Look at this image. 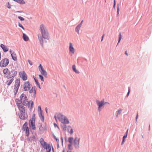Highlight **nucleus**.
Here are the masks:
<instances>
[{"label":"nucleus","instance_id":"obj_1","mask_svg":"<svg viewBox=\"0 0 152 152\" xmlns=\"http://www.w3.org/2000/svg\"><path fill=\"white\" fill-rule=\"evenodd\" d=\"M39 30L41 34H38L37 36L40 44L43 48L44 43L47 42L46 39H49L50 36L48 30L44 25L42 24L40 26Z\"/></svg>","mask_w":152,"mask_h":152},{"label":"nucleus","instance_id":"obj_2","mask_svg":"<svg viewBox=\"0 0 152 152\" xmlns=\"http://www.w3.org/2000/svg\"><path fill=\"white\" fill-rule=\"evenodd\" d=\"M20 101L24 106H27L31 110L33 106L34 102L31 100L28 101L27 97L24 93L22 94L20 96Z\"/></svg>","mask_w":152,"mask_h":152},{"label":"nucleus","instance_id":"obj_3","mask_svg":"<svg viewBox=\"0 0 152 152\" xmlns=\"http://www.w3.org/2000/svg\"><path fill=\"white\" fill-rule=\"evenodd\" d=\"M17 72L16 70L15 67L14 66L11 67L10 68L9 72H8L9 76L8 77V79L14 78L17 75Z\"/></svg>","mask_w":152,"mask_h":152},{"label":"nucleus","instance_id":"obj_4","mask_svg":"<svg viewBox=\"0 0 152 152\" xmlns=\"http://www.w3.org/2000/svg\"><path fill=\"white\" fill-rule=\"evenodd\" d=\"M39 142L41 145L42 146L43 148L47 150V152H50L51 151V148L50 144H47L46 142H45L42 138H41L39 140Z\"/></svg>","mask_w":152,"mask_h":152},{"label":"nucleus","instance_id":"obj_5","mask_svg":"<svg viewBox=\"0 0 152 152\" xmlns=\"http://www.w3.org/2000/svg\"><path fill=\"white\" fill-rule=\"evenodd\" d=\"M97 105L98 106V110L99 112L101 111V110L104 107V99H103L100 101L97 100L96 101Z\"/></svg>","mask_w":152,"mask_h":152},{"label":"nucleus","instance_id":"obj_6","mask_svg":"<svg viewBox=\"0 0 152 152\" xmlns=\"http://www.w3.org/2000/svg\"><path fill=\"white\" fill-rule=\"evenodd\" d=\"M9 60L7 58H4L0 62V66L1 67L6 66L9 64Z\"/></svg>","mask_w":152,"mask_h":152},{"label":"nucleus","instance_id":"obj_7","mask_svg":"<svg viewBox=\"0 0 152 152\" xmlns=\"http://www.w3.org/2000/svg\"><path fill=\"white\" fill-rule=\"evenodd\" d=\"M65 117V116L64 115H63L61 114V113H59L56 116V115H55L54 116V117L55 118L56 121H57V118H58L59 121H61L62 123L63 122V121L64 120V118Z\"/></svg>","mask_w":152,"mask_h":152},{"label":"nucleus","instance_id":"obj_8","mask_svg":"<svg viewBox=\"0 0 152 152\" xmlns=\"http://www.w3.org/2000/svg\"><path fill=\"white\" fill-rule=\"evenodd\" d=\"M22 103H17V106L20 111V113L25 112V107Z\"/></svg>","mask_w":152,"mask_h":152},{"label":"nucleus","instance_id":"obj_9","mask_svg":"<svg viewBox=\"0 0 152 152\" xmlns=\"http://www.w3.org/2000/svg\"><path fill=\"white\" fill-rule=\"evenodd\" d=\"M80 138H78L77 137H76L74 140V145L75 148L78 149L79 148V144L80 143Z\"/></svg>","mask_w":152,"mask_h":152},{"label":"nucleus","instance_id":"obj_10","mask_svg":"<svg viewBox=\"0 0 152 152\" xmlns=\"http://www.w3.org/2000/svg\"><path fill=\"white\" fill-rule=\"evenodd\" d=\"M35 120H30L29 121V126L30 129L31 128L33 130L35 129ZM31 130V129H30Z\"/></svg>","mask_w":152,"mask_h":152},{"label":"nucleus","instance_id":"obj_11","mask_svg":"<svg viewBox=\"0 0 152 152\" xmlns=\"http://www.w3.org/2000/svg\"><path fill=\"white\" fill-rule=\"evenodd\" d=\"M31 88L29 82L27 81L25 82L23 89L25 91H27Z\"/></svg>","mask_w":152,"mask_h":152},{"label":"nucleus","instance_id":"obj_12","mask_svg":"<svg viewBox=\"0 0 152 152\" xmlns=\"http://www.w3.org/2000/svg\"><path fill=\"white\" fill-rule=\"evenodd\" d=\"M19 75L23 80H26L27 79V75L24 71L20 72L19 73Z\"/></svg>","mask_w":152,"mask_h":152},{"label":"nucleus","instance_id":"obj_13","mask_svg":"<svg viewBox=\"0 0 152 152\" xmlns=\"http://www.w3.org/2000/svg\"><path fill=\"white\" fill-rule=\"evenodd\" d=\"M37 139V137L34 135L32 134L31 137H28L27 138V140L28 141H30L31 142H36Z\"/></svg>","mask_w":152,"mask_h":152},{"label":"nucleus","instance_id":"obj_14","mask_svg":"<svg viewBox=\"0 0 152 152\" xmlns=\"http://www.w3.org/2000/svg\"><path fill=\"white\" fill-rule=\"evenodd\" d=\"M19 118L22 120H26L28 117V115L27 113L26 114L25 112L20 113L19 115Z\"/></svg>","mask_w":152,"mask_h":152},{"label":"nucleus","instance_id":"obj_15","mask_svg":"<svg viewBox=\"0 0 152 152\" xmlns=\"http://www.w3.org/2000/svg\"><path fill=\"white\" fill-rule=\"evenodd\" d=\"M20 85V80L18 79L15 81V85L14 86V88L19 89Z\"/></svg>","mask_w":152,"mask_h":152},{"label":"nucleus","instance_id":"obj_16","mask_svg":"<svg viewBox=\"0 0 152 152\" xmlns=\"http://www.w3.org/2000/svg\"><path fill=\"white\" fill-rule=\"evenodd\" d=\"M10 51L12 59L15 61H17V59L15 53L14 51H12L11 49L10 50Z\"/></svg>","mask_w":152,"mask_h":152},{"label":"nucleus","instance_id":"obj_17","mask_svg":"<svg viewBox=\"0 0 152 152\" xmlns=\"http://www.w3.org/2000/svg\"><path fill=\"white\" fill-rule=\"evenodd\" d=\"M69 50L71 52L72 54H74L75 53V49L71 43H69Z\"/></svg>","mask_w":152,"mask_h":152},{"label":"nucleus","instance_id":"obj_18","mask_svg":"<svg viewBox=\"0 0 152 152\" xmlns=\"http://www.w3.org/2000/svg\"><path fill=\"white\" fill-rule=\"evenodd\" d=\"M0 47L3 49L4 52H7L8 51L9 49L3 44H1Z\"/></svg>","mask_w":152,"mask_h":152},{"label":"nucleus","instance_id":"obj_19","mask_svg":"<svg viewBox=\"0 0 152 152\" xmlns=\"http://www.w3.org/2000/svg\"><path fill=\"white\" fill-rule=\"evenodd\" d=\"M39 115L41 121L44 122V116L43 114L42 113V111H40V112H39Z\"/></svg>","mask_w":152,"mask_h":152},{"label":"nucleus","instance_id":"obj_20","mask_svg":"<svg viewBox=\"0 0 152 152\" xmlns=\"http://www.w3.org/2000/svg\"><path fill=\"white\" fill-rule=\"evenodd\" d=\"M28 128H29L28 126V124L27 122L26 121L23 126L22 130L23 131H25V130L28 129Z\"/></svg>","mask_w":152,"mask_h":152},{"label":"nucleus","instance_id":"obj_21","mask_svg":"<svg viewBox=\"0 0 152 152\" xmlns=\"http://www.w3.org/2000/svg\"><path fill=\"white\" fill-rule=\"evenodd\" d=\"M9 69H8V68H5L3 70V73L4 74L7 75V77L8 78V77L9 76L8 75V72H9Z\"/></svg>","mask_w":152,"mask_h":152},{"label":"nucleus","instance_id":"obj_22","mask_svg":"<svg viewBox=\"0 0 152 152\" xmlns=\"http://www.w3.org/2000/svg\"><path fill=\"white\" fill-rule=\"evenodd\" d=\"M23 38L25 41H28L29 39L28 37L25 33L23 34Z\"/></svg>","mask_w":152,"mask_h":152},{"label":"nucleus","instance_id":"obj_23","mask_svg":"<svg viewBox=\"0 0 152 152\" xmlns=\"http://www.w3.org/2000/svg\"><path fill=\"white\" fill-rule=\"evenodd\" d=\"M41 74L43 75L45 77H47V73L43 69L40 71Z\"/></svg>","mask_w":152,"mask_h":152},{"label":"nucleus","instance_id":"obj_24","mask_svg":"<svg viewBox=\"0 0 152 152\" xmlns=\"http://www.w3.org/2000/svg\"><path fill=\"white\" fill-rule=\"evenodd\" d=\"M72 69L73 71L75 72L76 73L79 74L80 73V72L77 70L76 68V66L75 65H73L72 66Z\"/></svg>","mask_w":152,"mask_h":152},{"label":"nucleus","instance_id":"obj_25","mask_svg":"<svg viewBox=\"0 0 152 152\" xmlns=\"http://www.w3.org/2000/svg\"><path fill=\"white\" fill-rule=\"evenodd\" d=\"M64 120L63 121V122L62 123H64L65 124H68L69 123V121L68 120V119L65 116V117H64Z\"/></svg>","mask_w":152,"mask_h":152},{"label":"nucleus","instance_id":"obj_26","mask_svg":"<svg viewBox=\"0 0 152 152\" xmlns=\"http://www.w3.org/2000/svg\"><path fill=\"white\" fill-rule=\"evenodd\" d=\"M14 80V79L13 78H11V79L10 80H7L6 82V83L7 84V85H8V86H10L13 81Z\"/></svg>","mask_w":152,"mask_h":152},{"label":"nucleus","instance_id":"obj_27","mask_svg":"<svg viewBox=\"0 0 152 152\" xmlns=\"http://www.w3.org/2000/svg\"><path fill=\"white\" fill-rule=\"evenodd\" d=\"M62 124L61 125V126L62 128H63V131H65L66 129L67 126L66 125V124H65L64 123H62Z\"/></svg>","mask_w":152,"mask_h":152},{"label":"nucleus","instance_id":"obj_28","mask_svg":"<svg viewBox=\"0 0 152 152\" xmlns=\"http://www.w3.org/2000/svg\"><path fill=\"white\" fill-rule=\"evenodd\" d=\"M26 133V136L28 137L29 136L30 132H29V128H28V129H27L26 130H25Z\"/></svg>","mask_w":152,"mask_h":152},{"label":"nucleus","instance_id":"obj_29","mask_svg":"<svg viewBox=\"0 0 152 152\" xmlns=\"http://www.w3.org/2000/svg\"><path fill=\"white\" fill-rule=\"evenodd\" d=\"M119 39L118 40V42L117 44V46L121 41V39L122 38V36L121 34V33L120 32L119 33Z\"/></svg>","mask_w":152,"mask_h":152},{"label":"nucleus","instance_id":"obj_30","mask_svg":"<svg viewBox=\"0 0 152 152\" xmlns=\"http://www.w3.org/2000/svg\"><path fill=\"white\" fill-rule=\"evenodd\" d=\"M81 27H80V26H79L78 25H77L76 27L75 28V31L76 32H77V33L78 34H79V30H80V28Z\"/></svg>","mask_w":152,"mask_h":152},{"label":"nucleus","instance_id":"obj_31","mask_svg":"<svg viewBox=\"0 0 152 152\" xmlns=\"http://www.w3.org/2000/svg\"><path fill=\"white\" fill-rule=\"evenodd\" d=\"M73 140V137H69L68 138V142L70 144H72V141Z\"/></svg>","mask_w":152,"mask_h":152},{"label":"nucleus","instance_id":"obj_32","mask_svg":"<svg viewBox=\"0 0 152 152\" xmlns=\"http://www.w3.org/2000/svg\"><path fill=\"white\" fill-rule=\"evenodd\" d=\"M122 110H121V109H120L119 110H118V111H117L116 112V117H117L118 114H120L121 112V111H122Z\"/></svg>","mask_w":152,"mask_h":152},{"label":"nucleus","instance_id":"obj_33","mask_svg":"<svg viewBox=\"0 0 152 152\" xmlns=\"http://www.w3.org/2000/svg\"><path fill=\"white\" fill-rule=\"evenodd\" d=\"M39 77L42 81H43V82H44V78L43 77L42 75H39Z\"/></svg>","mask_w":152,"mask_h":152},{"label":"nucleus","instance_id":"obj_34","mask_svg":"<svg viewBox=\"0 0 152 152\" xmlns=\"http://www.w3.org/2000/svg\"><path fill=\"white\" fill-rule=\"evenodd\" d=\"M20 101V99H15V101L16 103V104L17 105V103H21V102Z\"/></svg>","mask_w":152,"mask_h":152},{"label":"nucleus","instance_id":"obj_35","mask_svg":"<svg viewBox=\"0 0 152 152\" xmlns=\"http://www.w3.org/2000/svg\"><path fill=\"white\" fill-rule=\"evenodd\" d=\"M40 127L39 128V130L40 132H41L42 133H43V128L42 127V124H40Z\"/></svg>","mask_w":152,"mask_h":152},{"label":"nucleus","instance_id":"obj_36","mask_svg":"<svg viewBox=\"0 0 152 152\" xmlns=\"http://www.w3.org/2000/svg\"><path fill=\"white\" fill-rule=\"evenodd\" d=\"M18 89H14V95L15 96L16 95L17 93L18 92Z\"/></svg>","mask_w":152,"mask_h":152},{"label":"nucleus","instance_id":"obj_37","mask_svg":"<svg viewBox=\"0 0 152 152\" xmlns=\"http://www.w3.org/2000/svg\"><path fill=\"white\" fill-rule=\"evenodd\" d=\"M39 70L40 71L42 70V69H43L44 68L42 66L41 64H40L38 67Z\"/></svg>","mask_w":152,"mask_h":152},{"label":"nucleus","instance_id":"obj_38","mask_svg":"<svg viewBox=\"0 0 152 152\" xmlns=\"http://www.w3.org/2000/svg\"><path fill=\"white\" fill-rule=\"evenodd\" d=\"M72 146L71 144H69L68 145V149L69 150H71L72 149V148L71 147Z\"/></svg>","mask_w":152,"mask_h":152},{"label":"nucleus","instance_id":"obj_39","mask_svg":"<svg viewBox=\"0 0 152 152\" xmlns=\"http://www.w3.org/2000/svg\"><path fill=\"white\" fill-rule=\"evenodd\" d=\"M18 26L19 27L21 28L24 30H25L24 28L23 27L22 25V24H21L20 23H18Z\"/></svg>","mask_w":152,"mask_h":152},{"label":"nucleus","instance_id":"obj_40","mask_svg":"<svg viewBox=\"0 0 152 152\" xmlns=\"http://www.w3.org/2000/svg\"><path fill=\"white\" fill-rule=\"evenodd\" d=\"M18 18L21 21H23L24 20V19L21 16H18Z\"/></svg>","mask_w":152,"mask_h":152},{"label":"nucleus","instance_id":"obj_41","mask_svg":"<svg viewBox=\"0 0 152 152\" xmlns=\"http://www.w3.org/2000/svg\"><path fill=\"white\" fill-rule=\"evenodd\" d=\"M33 78L36 84L39 83L37 80L36 78V77L34 76H33Z\"/></svg>","mask_w":152,"mask_h":152},{"label":"nucleus","instance_id":"obj_42","mask_svg":"<svg viewBox=\"0 0 152 152\" xmlns=\"http://www.w3.org/2000/svg\"><path fill=\"white\" fill-rule=\"evenodd\" d=\"M35 114H34L32 115V118L31 119V120H35Z\"/></svg>","mask_w":152,"mask_h":152},{"label":"nucleus","instance_id":"obj_43","mask_svg":"<svg viewBox=\"0 0 152 152\" xmlns=\"http://www.w3.org/2000/svg\"><path fill=\"white\" fill-rule=\"evenodd\" d=\"M34 95L33 96L34 98V99L36 96V91H34Z\"/></svg>","mask_w":152,"mask_h":152},{"label":"nucleus","instance_id":"obj_44","mask_svg":"<svg viewBox=\"0 0 152 152\" xmlns=\"http://www.w3.org/2000/svg\"><path fill=\"white\" fill-rule=\"evenodd\" d=\"M7 4H8V5L7 6V7L9 9L11 8V5L10 4L9 2H7Z\"/></svg>","mask_w":152,"mask_h":152},{"label":"nucleus","instance_id":"obj_45","mask_svg":"<svg viewBox=\"0 0 152 152\" xmlns=\"http://www.w3.org/2000/svg\"><path fill=\"white\" fill-rule=\"evenodd\" d=\"M38 111L39 112H40V111H42L41 110V107L40 106H39L38 107Z\"/></svg>","mask_w":152,"mask_h":152},{"label":"nucleus","instance_id":"obj_46","mask_svg":"<svg viewBox=\"0 0 152 152\" xmlns=\"http://www.w3.org/2000/svg\"><path fill=\"white\" fill-rule=\"evenodd\" d=\"M28 62L29 63V64L30 65H32V64H32V61L29 60H28Z\"/></svg>","mask_w":152,"mask_h":152},{"label":"nucleus","instance_id":"obj_47","mask_svg":"<svg viewBox=\"0 0 152 152\" xmlns=\"http://www.w3.org/2000/svg\"><path fill=\"white\" fill-rule=\"evenodd\" d=\"M28 91L31 94L34 91L31 88L30 89H29Z\"/></svg>","mask_w":152,"mask_h":152},{"label":"nucleus","instance_id":"obj_48","mask_svg":"<svg viewBox=\"0 0 152 152\" xmlns=\"http://www.w3.org/2000/svg\"><path fill=\"white\" fill-rule=\"evenodd\" d=\"M31 88L34 91H36L37 88L36 86H34L32 87Z\"/></svg>","mask_w":152,"mask_h":152},{"label":"nucleus","instance_id":"obj_49","mask_svg":"<svg viewBox=\"0 0 152 152\" xmlns=\"http://www.w3.org/2000/svg\"><path fill=\"white\" fill-rule=\"evenodd\" d=\"M115 5H116V2H115V0H114V4H113V7L114 8H115Z\"/></svg>","mask_w":152,"mask_h":152},{"label":"nucleus","instance_id":"obj_50","mask_svg":"<svg viewBox=\"0 0 152 152\" xmlns=\"http://www.w3.org/2000/svg\"><path fill=\"white\" fill-rule=\"evenodd\" d=\"M69 132L71 134H72L73 132V129L72 128H71L70 129V132Z\"/></svg>","mask_w":152,"mask_h":152},{"label":"nucleus","instance_id":"obj_51","mask_svg":"<svg viewBox=\"0 0 152 152\" xmlns=\"http://www.w3.org/2000/svg\"><path fill=\"white\" fill-rule=\"evenodd\" d=\"M128 132V129L127 130V131H126V135H124V139H125L127 137Z\"/></svg>","mask_w":152,"mask_h":152},{"label":"nucleus","instance_id":"obj_52","mask_svg":"<svg viewBox=\"0 0 152 152\" xmlns=\"http://www.w3.org/2000/svg\"><path fill=\"white\" fill-rule=\"evenodd\" d=\"M83 22V20H82V21H81V22L78 25L79 26H80V27H81V26H82V23Z\"/></svg>","mask_w":152,"mask_h":152},{"label":"nucleus","instance_id":"obj_53","mask_svg":"<svg viewBox=\"0 0 152 152\" xmlns=\"http://www.w3.org/2000/svg\"><path fill=\"white\" fill-rule=\"evenodd\" d=\"M56 140V141H57V142L58 143L59 142V139H58L57 138H56V137L55 138H54Z\"/></svg>","mask_w":152,"mask_h":152},{"label":"nucleus","instance_id":"obj_54","mask_svg":"<svg viewBox=\"0 0 152 152\" xmlns=\"http://www.w3.org/2000/svg\"><path fill=\"white\" fill-rule=\"evenodd\" d=\"M37 85L38 86L39 88V89H41V87H40V83H38L37 84Z\"/></svg>","mask_w":152,"mask_h":152},{"label":"nucleus","instance_id":"obj_55","mask_svg":"<svg viewBox=\"0 0 152 152\" xmlns=\"http://www.w3.org/2000/svg\"><path fill=\"white\" fill-rule=\"evenodd\" d=\"M106 104H109L110 103L109 102H104V105Z\"/></svg>","mask_w":152,"mask_h":152},{"label":"nucleus","instance_id":"obj_56","mask_svg":"<svg viewBox=\"0 0 152 152\" xmlns=\"http://www.w3.org/2000/svg\"><path fill=\"white\" fill-rule=\"evenodd\" d=\"M119 8H118V7H117V14H118L119 13Z\"/></svg>","mask_w":152,"mask_h":152},{"label":"nucleus","instance_id":"obj_57","mask_svg":"<svg viewBox=\"0 0 152 152\" xmlns=\"http://www.w3.org/2000/svg\"><path fill=\"white\" fill-rule=\"evenodd\" d=\"M104 34L102 36V39H101V41H102L103 40V39L104 38Z\"/></svg>","mask_w":152,"mask_h":152},{"label":"nucleus","instance_id":"obj_58","mask_svg":"<svg viewBox=\"0 0 152 152\" xmlns=\"http://www.w3.org/2000/svg\"><path fill=\"white\" fill-rule=\"evenodd\" d=\"M130 88H129V91H128V93H127V96H128L129 95V92H130Z\"/></svg>","mask_w":152,"mask_h":152},{"label":"nucleus","instance_id":"obj_59","mask_svg":"<svg viewBox=\"0 0 152 152\" xmlns=\"http://www.w3.org/2000/svg\"><path fill=\"white\" fill-rule=\"evenodd\" d=\"M124 144V136L122 137V140L121 142V145Z\"/></svg>","mask_w":152,"mask_h":152},{"label":"nucleus","instance_id":"obj_60","mask_svg":"<svg viewBox=\"0 0 152 152\" xmlns=\"http://www.w3.org/2000/svg\"><path fill=\"white\" fill-rule=\"evenodd\" d=\"M69 128H71V126H68V131L69 132Z\"/></svg>","mask_w":152,"mask_h":152},{"label":"nucleus","instance_id":"obj_61","mask_svg":"<svg viewBox=\"0 0 152 152\" xmlns=\"http://www.w3.org/2000/svg\"><path fill=\"white\" fill-rule=\"evenodd\" d=\"M54 127H57L58 126L56 124V123H54Z\"/></svg>","mask_w":152,"mask_h":152},{"label":"nucleus","instance_id":"obj_62","mask_svg":"<svg viewBox=\"0 0 152 152\" xmlns=\"http://www.w3.org/2000/svg\"><path fill=\"white\" fill-rule=\"evenodd\" d=\"M45 110L46 111V112L48 113V109L47 107H46L45 108Z\"/></svg>","mask_w":152,"mask_h":152},{"label":"nucleus","instance_id":"obj_63","mask_svg":"<svg viewBox=\"0 0 152 152\" xmlns=\"http://www.w3.org/2000/svg\"><path fill=\"white\" fill-rule=\"evenodd\" d=\"M138 113H137V115L136 117V121H137V119L138 117Z\"/></svg>","mask_w":152,"mask_h":152},{"label":"nucleus","instance_id":"obj_64","mask_svg":"<svg viewBox=\"0 0 152 152\" xmlns=\"http://www.w3.org/2000/svg\"><path fill=\"white\" fill-rule=\"evenodd\" d=\"M52 149L53 152H54V149L52 146Z\"/></svg>","mask_w":152,"mask_h":152}]
</instances>
